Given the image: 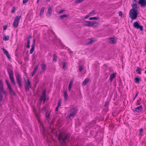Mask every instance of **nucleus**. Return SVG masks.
Instances as JSON below:
<instances>
[{"instance_id":"obj_4","label":"nucleus","mask_w":146,"mask_h":146,"mask_svg":"<svg viewBox=\"0 0 146 146\" xmlns=\"http://www.w3.org/2000/svg\"><path fill=\"white\" fill-rule=\"evenodd\" d=\"M24 82L25 84V91L26 92H29V88H31V82L28 78L27 79V81L25 80Z\"/></svg>"},{"instance_id":"obj_33","label":"nucleus","mask_w":146,"mask_h":146,"mask_svg":"<svg viewBox=\"0 0 146 146\" xmlns=\"http://www.w3.org/2000/svg\"><path fill=\"white\" fill-rule=\"evenodd\" d=\"M115 77V74H111L110 77V80L111 81L112 80V79L114 77Z\"/></svg>"},{"instance_id":"obj_26","label":"nucleus","mask_w":146,"mask_h":146,"mask_svg":"<svg viewBox=\"0 0 146 146\" xmlns=\"http://www.w3.org/2000/svg\"><path fill=\"white\" fill-rule=\"evenodd\" d=\"M44 9V7H42L41 9L40 10V16H41L43 14Z\"/></svg>"},{"instance_id":"obj_55","label":"nucleus","mask_w":146,"mask_h":146,"mask_svg":"<svg viewBox=\"0 0 146 146\" xmlns=\"http://www.w3.org/2000/svg\"><path fill=\"white\" fill-rule=\"evenodd\" d=\"M65 46H63V47L62 48H64L65 47V49H67V50H69V48H68L66 46L65 47Z\"/></svg>"},{"instance_id":"obj_18","label":"nucleus","mask_w":146,"mask_h":146,"mask_svg":"<svg viewBox=\"0 0 146 146\" xmlns=\"http://www.w3.org/2000/svg\"><path fill=\"white\" fill-rule=\"evenodd\" d=\"M41 66L42 72H44L46 69V65L44 63H43Z\"/></svg>"},{"instance_id":"obj_48","label":"nucleus","mask_w":146,"mask_h":146,"mask_svg":"<svg viewBox=\"0 0 146 146\" xmlns=\"http://www.w3.org/2000/svg\"><path fill=\"white\" fill-rule=\"evenodd\" d=\"M138 92H136V94H135V97H134V100L135 99V98H136V97L137 96L138 94Z\"/></svg>"},{"instance_id":"obj_46","label":"nucleus","mask_w":146,"mask_h":146,"mask_svg":"<svg viewBox=\"0 0 146 146\" xmlns=\"http://www.w3.org/2000/svg\"><path fill=\"white\" fill-rule=\"evenodd\" d=\"M82 1H83V0H77L76 1V2L77 3H80Z\"/></svg>"},{"instance_id":"obj_62","label":"nucleus","mask_w":146,"mask_h":146,"mask_svg":"<svg viewBox=\"0 0 146 146\" xmlns=\"http://www.w3.org/2000/svg\"><path fill=\"white\" fill-rule=\"evenodd\" d=\"M145 52H146V46H145Z\"/></svg>"},{"instance_id":"obj_11","label":"nucleus","mask_w":146,"mask_h":146,"mask_svg":"<svg viewBox=\"0 0 146 146\" xmlns=\"http://www.w3.org/2000/svg\"><path fill=\"white\" fill-rule=\"evenodd\" d=\"M46 92L45 90H43L42 92V95L40 96V98L41 100H44V101L46 100Z\"/></svg>"},{"instance_id":"obj_22","label":"nucleus","mask_w":146,"mask_h":146,"mask_svg":"<svg viewBox=\"0 0 146 146\" xmlns=\"http://www.w3.org/2000/svg\"><path fill=\"white\" fill-rule=\"evenodd\" d=\"M68 15H66L65 14H63L61 16H60L59 17V19H62L64 18L67 17H68Z\"/></svg>"},{"instance_id":"obj_50","label":"nucleus","mask_w":146,"mask_h":146,"mask_svg":"<svg viewBox=\"0 0 146 146\" xmlns=\"http://www.w3.org/2000/svg\"><path fill=\"white\" fill-rule=\"evenodd\" d=\"M28 1V0H23V3L25 4L27 3Z\"/></svg>"},{"instance_id":"obj_19","label":"nucleus","mask_w":146,"mask_h":146,"mask_svg":"<svg viewBox=\"0 0 146 146\" xmlns=\"http://www.w3.org/2000/svg\"><path fill=\"white\" fill-rule=\"evenodd\" d=\"M38 65H39V64H38L36 66L35 68L34 69L33 72L31 73V76H34V74L36 72L37 70L38 69Z\"/></svg>"},{"instance_id":"obj_49","label":"nucleus","mask_w":146,"mask_h":146,"mask_svg":"<svg viewBox=\"0 0 146 146\" xmlns=\"http://www.w3.org/2000/svg\"><path fill=\"white\" fill-rule=\"evenodd\" d=\"M109 102L108 101H107L106 102L104 106H106L107 105L109 104Z\"/></svg>"},{"instance_id":"obj_52","label":"nucleus","mask_w":146,"mask_h":146,"mask_svg":"<svg viewBox=\"0 0 146 146\" xmlns=\"http://www.w3.org/2000/svg\"><path fill=\"white\" fill-rule=\"evenodd\" d=\"M118 14L120 16H122V13L121 11H120L118 12Z\"/></svg>"},{"instance_id":"obj_31","label":"nucleus","mask_w":146,"mask_h":146,"mask_svg":"<svg viewBox=\"0 0 146 146\" xmlns=\"http://www.w3.org/2000/svg\"><path fill=\"white\" fill-rule=\"evenodd\" d=\"M9 36H5L3 38V39L5 41L8 40L9 39Z\"/></svg>"},{"instance_id":"obj_36","label":"nucleus","mask_w":146,"mask_h":146,"mask_svg":"<svg viewBox=\"0 0 146 146\" xmlns=\"http://www.w3.org/2000/svg\"><path fill=\"white\" fill-rule=\"evenodd\" d=\"M5 82H6V84H7L8 88L11 87V85L9 82L8 80H5Z\"/></svg>"},{"instance_id":"obj_1","label":"nucleus","mask_w":146,"mask_h":146,"mask_svg":"<svg viewBox=\"0 0 146 146\" xmlns=\"http://www.w3.org/2000/svg\"><path fill=\"white\" fill-rule=\"evenodd\" d=\"M70 134L68 133L62 132L59 134L58 137L60 144L62 146H66L67 141H69Z\"/></svg>"},{"instance_id":"obj_14","label":"nucleus","mask_w":146,"mask_h":146,"mask_svg":"<svg viewBox=\"0 0 146 146\" xmlns=\"http://www.w3.org/2000/svg\"><path fill=\"white\" fill-rule=\"evenodd\" d=\"M4 53L6 55L8 59H9L10 58V57L8 53V52L4 48H2Z\"/></svg>"},{"instance_id":"obj_43","label":"nucleus","mask_w":146,"mask_h":146,"mask_svg":"<svg viewBox=\"0 0 146 146\" xmlns=\"http://www.w3.org/2000/svg\"><path fill=\"white\" fill-rule=\"evenodd\" d=\"M7 26L6 25L3 26V30H6L7 29Z\"/></svg>"},{"instance_id":"obj_54","label":"nucleus","mask_w":146,"mask_h":146,"mask_svg":"<svg viewBox=\"0 0 146 146\" xmlns=\"http://www.w3.org/2000/svg\"><path fill=\"white\" fill-rule=\"evenodd\" d=\"M59 108V107H58V106H57V107L56 108H55V111H58V108Z\"/></svg>"},{"instance_id":"obj_37","label":"nucleus","mask_w":146,"mask_h":146,"mask_svg":"<svg viewBox=\"0 0 146 146\" xmlns=\"http://www.w3.org/2000/svg\"><path fill=\"white\" fill-rule=\"evenodd\" d=\"M35 47L34 46H32V47L31 48L30 50V53L31 54H32L33 51L34 50Z\"/></svg>"},{"instance_id":"obj_56","label":"nucleus","mask_w":146,"mask_h":146,"mask_svg":"<svg viewBox=\"0 0 146 146\" xmlns=\"http://www.w3.org/2000/svg\"><path fill=\"white\" fill-rule=\"evenodd\" d=\"M143 129L142 128H141L140 129V134L141 135V133L143 131Z\"/></svg>"},{"instance_id":"obj_20","label":"nucleus","mask_w":146,"mask_h":146,"mask_svg":"<svg viewBox=\"0 0 146 146\" xmlns=\"http://www.w3.org/2000/svg\"><path fill=\"white\" fill-rule=\"evenodd\" d=\"M32 38L31 35H29L28 36L27 39V45L26 46H30V39Z\"/></svg>"},{"instance_id":"obj_27","label":"nucleus","mask_w":146,"mask_h":146,"mask_svg":"<svg viewBox=\"0 0 146 146\" xmlns=\"http://www.w3.org/2000/svg\"><path fill=\"white\" fill-rule=\"evenodd\" d=\"M5 93L4 92L3 86H0V94H2V93Z\"/></svg>"},{"instance_id":"obj_28","label":"nucleus","mask_w":146,"mask_h":146,"mask_svg":"<svg viewBox=\"0 0 146 146\" xmlns=\"http://www.w3.org/2000/svg\"><path fill=\"white\" fill-rule=\"evenodd\" d=\"M53 56L54 58L53 59V61L54 62H55L56 61V59L57 58V57L56 56V54L55 53H54L53 54Z\"/></svg>"},{"instance_id":"obj_24","label":"nucleus","mask_w":146,"mask_h":146,"mask_svg":"<svg viewBox=\"0 0 146 146\" xmlns=\"http://www.w3.org/2000/svg\"><path fill=\"white\" fill-rule=\"evenodd\" d=\"M21 18V16H16L14 20L16 21L19 22V21Z\"/></svg>"},{"instance_id":"obj_2","label":"nucleus","mask_w":146,"mask_h":146,"mask_svg":"<svg viewBox=\"0 0 146 146\" xmlns=\"http://www.w3.org/2000/svg\"><path fill=\"white\" fill-rule=\"evenodd\" d=\"M132 8L129 12L130 17L132 20L135 19L137 17L138 15V10L137 4V3L131 5Z\"/></svg>"},{"instance_id":"obj_25","label":"nucleus","mask_w":146,"mask_h":146,"mask_svg":"<svg viewBox=\"0 0 146 146\" xmlns=\"http://www.w3.org/2000/svg\"><path fill=\"white\" fill-rule=\"evenodd\" d=\"M92 24L93 25H92L93 27H97L99 25V24L98 23H97L96 22H93Z\"/></svg>"},{"instance_id":"obj_3","label":"nucleus","mask_w":146,"mask_h":146,"mask_svg":"<svg viewBox=\"0 0 146 146\" xmlns=\"http://www.w3.org/2000/svg\"><path fill=\"white\" fill-rule=\"evenodd\" d=\"M9 75V78L11 82L13 84L15 85L16 83H15L14 79L13 76V73L12 70L10 69H7Z\"/></svg>"},{"instance_id":"obj_32","label":"nucleus","mask_w":146,"mask_h":146,"mask_svg":"<svg viewBox=\"0 0 146 146\" xmlns=\"http://www.w3.org/2000/svg\"><path fill=\"white\" fill-rule=\"evenodd\" d=\"M137 69L136 70V72H137L138 74H141V68H140L137 67Z\"/></svg>"},{"instance_id":"obj_41","label":"nucleus","mask_w":146,"mask_h":146,"mask_svg":"<svg viewBox=\"0 0 146 146\" xmlns=\"http://www.w3.org/2000/svg\"><path fill=\"white\" fill-rule=\"evenodd\" d=\"M73 83V82L72 80H71L70 81L68 87L71 88V85H72V84Z\"/></svg>"},{"instance_id":"obj_38","label":"nucleus","mask_w":146,"mask_h":146,"mask_svg":"<svg viewBox=\"0 0 146 146\" xmlns=\"http://www.w3.org/2000/svg\"><path fill=\"white\" fill-rule=\"evenodd\" d=\"M62 63L63 64L62 69L65 70L66 68V64L65 62H63Z\"/></svg>"},{"instance_id":"obj_17","label":"nucleus","mask_w":146,"mask_h":146,"mask_svg":"<svg viewBox=\"0 0 146 146\" xmlns=\"http://www.w3.org/2000/svg\"><path fill=\"white\" fill-rule=\"evenodd\" d=\"M88 42L86 43L87 45H89L95 41L93 38H92L88 39Z\"/></svg>"},{"instance_id":"obj_40","label":"nucleus","mask_w":146,"mask_h":146,"mask_svg":"<svg viewBox=\"0 0 146 146\" xmlns=\"http://www.w3.org/2000/svg\"><path fill=\"white\" fill-rule=\"evenodd\" d=\"M15 7H13V8L12 10L11 11V12L12 13H15Z\"/></svg>"},{"instance_id":"obj_21","label":"nucleus","mask_w":146,"mask_h":146,"mask_svg":"<svg viewBox=\"0 0 146 146\" xmlns=\"http://www.w3.org/2000/svg\"><path fill=\"white\" fill-rule=\"evenodd\" d=\"M19 22L14 21L13 23V26L14 28L17 27L18 25Z\"/></svg>"},{"instance_id":"obj_59","label":"nucleus","mask_w":146,"mask_h":146,"mask_svg":"<svg viewBox=\"0 0 146 146\" xmlns=\"http://www.w3.org/2000/svg\"><path fill=\"white\" fill-rule=\"evenodd\" d=\"M39 0H37V3H38L39 2Z\"/></svg>"},{"instance_id":"obj_9","label":"nucleus","mask_w":146,"mask_h":146,"mask_svg":"<svg viewBox=\"0 0 146 146\" xmlns=\"http://www.w3.org/2000/svg\"><path fill=\"white\" fill-rule=\"evenodd\" d=\"M93 24H92V21H84V26L88 27H91L92 26Z\"/></svg>"},{"instance_id":"obj_60","label":"nucleus","mask_w":146,"mask_h":146,"mask_svg":"<svg viewBox=\"0 0 146 146\" xmlns=\"http://www.w3.org/2000/svg\"><path fill=\"white\" fill-rule=\"evenodd\" d=\"M50 0H46V1L47 2H49Z\"/></svg>"},{"instance_id":"obj_58","label":"nucleus","mask_w":146,"mask_h":146,"mask_svg":"<svg viewBox=\"0 0 146 146\" xmlns=\"http://www.w3.org/2000/svg\"><path fill=\"white\" fill-rule=\"evenodd\" d=\"M71 88L68 87V90L69 91H70L71 90Z\"/></svg>"},{"instance_id":"obj_45","label":"nucleus","mask_w":146,"mask_h":146,"mask_svg":"<svg viewBox=\"0 0 146 146\" xmlns=\"http://www.w3.org/2000/svg\"><path fill=\"white\" fill-rule=\"evenodd\" d=\"M64 11L65 10H64L62 9L59 11V14H62L63 13Z\"/></svg>"},{"instance_id":"obj_57","label":"nucleus","mask_w":146,"mask_h":146,"mask_svg":"<svg viewBox=\"0 0 146 146\" xmlns=\"http://www.w3.org/2000/svg\"><path fill=\"white\" fill-rule=\"evenodd\" d=\"M94 11H95L93 10V11H92L91 12H90V13H89L90 15H91V14H93V13H94Z\"/></svg>"},{"instance_id":"obj_12","label":"nucleus","mask_w":146,"mask_h":146,"mask_svg":"<svg viewBox=\"0 0 146 146\" xmlns=\"http://www.w3.org/2000/svg\"><path fill=\"white\" fill-rule=\"evenodd\" d=\"M52 7H49L48 9V11L47 13V15L48 17H49L52 14Z\"/></svg>"},{"instance_id":"obj_16","label":"nucleus","mask_w":146,"mask_h":146,"mask_svg":"<svg viewBox=\"0 0 146 146\" xmlns=\"http://www.w3.org/2000/svg\"><path fill=\"white\" fill-rule=\"evenodd\" d=\"M116 40L114 38H110L109 40V42L111 44H114L116 42Z\"/></svg>"},{"instance_id":"obj_8","label":"nucleus","mask_w":146,"mask_h":146,"mask_svg":"<svg viewBox=\"0 0 146 146\" xmlns=\"http://www.w3.org/2000/svg\"><path fill=\"white\" fill-rule=\"evenodd\" d=\"M77 112V110L76 109L73 108L71 109L69 117H70L71 116H74L75 115Z\"/></svg>"},{"instance_id":"obj_53","label":"nucleus","mask_w":146,"mask_h":146,"mask_svg":"<svg viewBox=\"0 0 146 146\" xmlns=\"http://www.w3.org/2000/svg\"><path fill=\"white\" fill-rule=\"evenodd\" d=\"M90 16V15H86L85 16L84 18L86 19H87L88 18V17Z\"/></svg>"},{"instance_id":"obj_51","label":"nucleus","mask_w":146,"mask_h":146,"mask_svg":"<svg viewBox=\"0 0 146 146\" xmlns=\"http://www.w3.org/2000/svg\"><path fill=\"white\" fill-rule=\"evenodd\" d=\"M35 117H36V118L38 119H39V116L38 114H35Z\"/></svg>"},{"instance_id":"obj_47","label":"nucleus","mask_w":146,"mask_h":146,"mask_svg":"<svg viewBox=\"0 0 146 146\" xmlns=\"http://www.w3.org/2000/svg\"><path fill=\"white\" fill-rule=\"evenodd\" d=\"M3 81L2 80H0V86H3Z\"/></svg>"},{"instance_id":"obj_13","label":"nucleus","mask_w":146,"mask_h":146,"mask_svg":"<svg viewBox=\"0 0 146 146\" xmlns=\"http://www.w3.org/2000/svg\"><path fill=\"white\" fill-rule=\"evenodd\" d=\"M8 88L9 89V93L11 95L13 96H15L16 95V93L13 90L11 87L9 88Z\"/></svg>"},{"instance_id":"obj_44","label":"nucleus","mask_w":146,"mask_h":146,"mask_svg":"<svg viewBox=\"0 0 146 146\" xmlns=\"http://www.w3.org/2000/svg\"><path fill=\"white\" fill-rule=\"evenodd\" d=\"M35 39H34L31 46H35Z\"/></svg>"},{"instance_id":"obj_61","label":"nucleus","mask_w":146,"mask_h":146,"mask_svg":"<svg viewBox=\"0 0 146 146\" xmlns=\"http://www.w3.org/2000/svg\"><path fill=\"white\" fill-rule=\"evenodd\" d=\"M27 48H30V46H27Z\"/></svg>"},{"instance_id":"obj_15","label":"nucleus","mask_w":146,"mask_h":146,"mask_svg":"<svg viewBox=\"0 0 146 146\" xmlns=\"http://www.w3.org/2000/svg\"><path fill=\"white\" fill-rule=\"evenodd\" d=\"M142 107L141 106H139L135 108V110L137 112H141L142 110Z\"/></svg>"},{"instance_id":"obj_63","label":"nucleus","mask_w":146,"mask_h":146,"mask_svg":"<svg viewBox=\"0 0 146 146\" xmlns=\"http://www.w3.org/2000/svg\"><path fill=\"white\" fill-rule=\"evenodd\" d=\"M145 73L146 74V70L145 71Z\"/></svg>"},{"instance_id":"obj_42","label":"nucleus","mask_w":146,"mask_h":146,"mask_svg":"<svg viewBox=\"0 0 146 146\" xmlns=\"http://www.w3.org/2000/svg\"><path fill=\"white\" fill-rule=\"evenodd\" d=\"M61 104V100H60L59 101H58V103L57 106L60 107V106Z\"/></svg>"},{"instance_id":"obj_34","label":"nucleus","mask_w":146,"mask_h":146,"mask_svg":"<svg viewBox=\"0 0 146 146\" xmlns=\"http://www.w3.org/2000/svg\"><path fill=\"white\" fill-rule=\"evenodd\" d=\"M50 115V113L49 112H47L46 113V118L48 119Z\"/></svg>"},{"instance_id":"obj_5","label":"nucleus","mask_w":146,"mask_h":146,"mask_svg":"<svg viewBox=\"0 0 146 146\" xmlns=\"http://www.w3.org/2000/svg\"><path fill=\"white\" fill-rule=\"evenodd\" d=\"M21 77L19 74L17 75L16 77V80L19 86V88H21L22 86L21 80Z\"/></svg>"},{"instance_id":"obj_6","label":"nucleus","mask_w":146,"mask_h":146,"mask_svg":"<svg viewBox=\"0 0 146 146\" xmlns=\"http://www.w3.org/2000/svg\"><path fill=\"white\" fill-rule=\"evenodd\" d=\"M133 27L137 29H139L140 31L143 30V27L142 26L140 25L138 22L136 21L134 23L133 25Z\"/></svg>"},{"instance_id":"obj_7","label":"nucleus","mask_w":146,"mask_h":146,"mask_svg":"<svg viewBox=\"0 0 146 146\" xmlns=\"http://www.w3.org/2000/svg\"><path fill=\"white\" fill-rule=\"evenodd\" d=\"M54 44L57 45L62 46V43L59 39H54L53 41Z\"/></svg>"},{"instance_id":"obj_23","label":"nucleus","mask_w":146,"mask_h":146,"mask_svg":"<svg viewBox=\"0 0 146 146\" xmlns=\"http://www.w3.org/2000/svg\"><path fill=\"white\" fill-rule=\"evenodd\" d=\"M90 80V79L89 78H87L85 79L82 84V85L84 86L86 85L87 83L89 82Z\"/></svg>"},{"instance_id":"obj_10","label":"nucleus","mask_w":146,"mask_h":146,"mask_svg":"<svg viewBox=\"0 0 146 146\" xmlns=\"http://www.w3.org/2000/svg\"><path fill=\"white\" fill-rule=\"evenodd\" d=\"M138 3L142 7H145L146 5V1L145 0H139Z\"/></svg>"},{"instance_id":"obj_29","label":"nucleus","mask_w":146,"mask_h":146,"mask_svg":"<svg viewBox=\"0 0 146 146\" xmlns=\"http://www.w3.org/2000/svg\"><path fill=\"white\" fill-rule=\"evenodd\" d=\"M99 17H90L89 18L90 20H97L99 19Z\"/></svg>"},{"instance_id":"obj_39","label":"nucleus","mask_w":146,"mask_h":146,"mask_svg":"<svg viewBox=\"0 0 146 146\" xmlns=\"http://www.w3.org/2000/svg\"><path fill=\"white\" fill-rule=\"evenodd\" d=\"M83 67L82 66H80L79 68V71L80 72H81L83 69Z\"/></svg>"},{"instance_id":"obj_30","label":"nucleus","mask_w":146,"mask_h":146,"mask_svg":"<svg viewBox=\"0 0 146 146\" xmlns=\"http://www.w3.org/2000/svg\"><path fill=\"white\" fill-rule=\"evenodd\" d=\"M64 100H67L68 98V95L67 94L66 91H65L64 93Z\"/></svg>"},{"instance_id":"obj_35","label":"nucleus","mask_w":146,"mask_h":146,"mask_svg":"<svg viewBox=\"0 0 146 146\" xmlns=\"http://www.w3.org/2000/svg\"><path fill=\"white\" fill-rule=\"evenodd\" d=\"M135 82L137 83H139L140 80V79L139 78H136L135 79Z\"/></svg>"}]
</instances>
